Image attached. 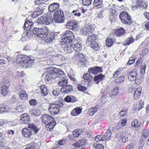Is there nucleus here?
<instances>
[{"label": "nucleus", "mask_w": 149, "mask_h": 149, "mask_svg": "<svg viewBox=\"0 0 149 149\" xmlns=\"http://www.w3.org/2000/svg\"><path fill=\"white\" fill-rule=\"evenodd\" d=\"M81 48V42H78L77 40H75V51L77 52V53H75V54L78 60L77 65L83 67L86 65L87 58L82 53L78 52L80 51Z\"/></svg>", "instance_id": "1"}, {"label": "nucleus", "mask_w": 149, "mask_h": 149, "mask_svg": "<svg viewBox=\"0 0 149 149\" xmlns=\"http://www.w3.org/2000/svg\"><path fill=\"white\" fill-rule=\"evenodd\" d=\"M74 38V33L70 31H66L62 36L61 40V45H64L63 47L67 48V50H72V45L70 43Z\"/></svg>", "instance_id": "2"}, {"label": "nucleus", "mask_w": 149, "mask_h": 149, "mask_svg": "<svg viewBox=\"0 0 149 149\" xmlns=\"http://www.w3.org/2000/svg\"><path fill=\"white\" fill-rule=\"evenodd\" d=\"M42 122L46 125V127L49 131L52 130L56 124L54 119L52 116L46 114L42 115L41 117Z\"/></svg>", "instance_id": "3"}, {"label": "nucleus", "mask_w": 149, "mask_h": 149, "mask_svg": "<svg viewBox=\"0 0 149 149\" xmlns=\"http://www.w3.org/2000/svg\"><path fill=\"white\" fill-rule=\"evenodd\" d=\"M63 105L62 103L59 101L49 103V107L48 109L49 113L53 115L59 113L60 111V109L62 107Z\"/></svg>", "instance_id": "4"}, {"label": "nucleus", "mask_w": 149, "mask_h": 149, "mask_svg": "<svg viewBox=\"0 0 149 149\" xmlns=\"http://www.w3.org/2000/svg\"><path fill=\"white\" fill-rule=\"evenodd\" d=\"M48 31V28L45 26L42 28H36L33 30V33L34 35L40 38H45L46 34H47Z\"/></svg>", "instance_id": "5"}, {"label": "nucleus", "mask_w": 149, "mask_h": 149, "mask_svg": "<svg viewBox=\"0 0 149 149\" xmlns=\"http://www.w3.org/2000/svg\"><path fill=\"white\" fill-rule=\"evenodd\" d=\"M119 17L122 22L124 24L130 25L132 22L130 16L126 12H122L120 15Z\"/></svg>", "instance_id": "6"}, {"label": "nucleus", "mask_w": 149, "mask_h": 149, "mask_svg": "<svg viewBox=\"0 0 149 149\" xmlns=\"http://www.w3.org/2000/svg\"><path fill=\"white\" fill-rule=\"evenodd\" d=\"M26 58L27 56L22 55L15 56V58H10L9 57H8V60L12 62H15L17 63H20L22 66V63Z\"/></svg>", "instance_id": "7"}, {"label": "nucleus", "mask_w": 149, "mask_h": 149, "mask_svg": "<svg viewBox=\"0 0 149 149\" xmlns=\"http://www.w3.org/2000/svg\"><path fill=\"white\" fill-rule=\"evenodd\" d=\"M53 18L50 17H46L42 16L37 20V22L39 24L49 25L53 22Z\"/></svg>", "instance_id": "8"}, {"label": "nucleus", "mask_w": 149, "mask_h": 149, "mask_svg": "<svg viewBox=\"0 0 149 149\" xmlns=\"http://www.w3.org/2000/svg\"><path fill=\"white\" fill-rule=\"evenodd\" d=\"M45 73L46 76L45 77V79L47 81H49L52 78H55L56 74L55 73V70H54L53 68L47 69Z\"/></svg>", "instance_id": "9"}, {"label": "nucleus", "mask_w": 149, "mask_h": 149, "mask_svg": "<svg viewBox=\"0 0 149 149\" xmlns=\"http://www.w3.org/2000/svg\"><path fill=\"white\" fill-rule=\"evenodd\" d=\"M34 62V60L32 58L27 56L24 62L22 63V66L23 68H29L31 66Z\"/></svg>", "instance_id": "10"}, {"label": "nucleus", "mask_w": 149, "mask_h": 149, "mask_svg": "<svg viewBox=\"0 0 149 149\" xmlns=\"http://www.w3.org/2000/svg\"><path fill=\"white\" fill-rule=\"evenodd\" d=\"M148 6L147 2H145L144 1L141 0H137V4L134 6L132 5V8L133 9L136 10L138 7H142V8L146 9Z\"/></svg>", "instance_id": "11"}, {"label": "nucleus", "mask_w": 149, "mask_h": 149, "mask_svg": "<svg viewBox=\"0 0 149 149\" xmlns=\"http://www.w3.org/2000/svg\"><path fill=\"white\" fill-rule=\"evenodd\" d=\"M94 29L91 26H88L83 29V34L85 35L88 36L93 34Z\"/></svg>", "instance_id": "12"}, {"label": "nucleus", "mask_w": 149, "mask_h": 149, "mask_svg": "<svg viewBox=\"0 0 149 149\" xmlns=\"http://www.w3.org/2000/svg\"><path fill=\"white\" fill-rule=\"evenodd\" d=\"M137 72L136 69L132 70L128 74V79L131 81H134L136 79Z\"/></svg>", "instance_id": "13"}, {"label": "nucleus", "mask_w": 149, "mask_h": 149, "mask_svg": "<svg viewBox=\"0 0 149 149\" xmlns=\"http://www.w3.org/2000/svg\"><path fill=\"white\" fill-rule=\"evenodd\" d=\"M119 134H120V136L123 142L126 143L128 141V137L130 136V135L127 132L124 131L120 132Z\"/></svg>", "instance_id": "14"}, {"label": "nucleus", "mask_w": 149, "mask_h": 149, "mask_svg": "<svg viewBox=\"0 0 149 149\" xmlns=\"http://www.w3.org/2000/svg\"><path fill=\"white\" fill-rule=\"evenodd\" d=\"M59 4L57 3H54L50 4L48 8L49 11L51 12H53L56 11L59 8Z\"/></svg>", "instance_id": "15"}, {"label": "nucleus", "mask_w": 149, "mask_h": 149, "mask_svg": "<svg viewBox=\"0 0 149 149\" xmlns=\"http://www.w3.org/2000/svg\"><path fill=\"white\" fill-rule=\"evenodd\" d=\"M60 13L61 14V15L59 16H54V20L56 22L60 23L64 22L65 17L63 12H62V13H61V12Z\"/></svg>", "instance_id": "16"}, {"label": "nucleus", "mask_w": 149, "mask_h": 149, "mask_svg": "<svg viewBox=\"0 0 149 149\" xmlns=\"http://www.w3.org/2000/svg\"><path fill=\"white\" fill-rule=\"evenodd\" d=\"M61 90L63 93L68 94L72 91V87L70 85H65L61 89Z\"/></svg>", "instance_id": "17"}, {"label": "nucleus", "mask_w": 149, "mask_h": 149, "mask_svg": "<svg viewBox=\"0 0 149 149\" xmlns=\"http://www.w3.org/2000/svg\"><path fill=\"white\" fill-rule=\"evenodd\" d=\"M54 36L53 33L48 34L47 33V34H46L45 37V38L42 39L41 40H44L45 42L47 43L51 42L54 39Z\"/></svg>", "instance_id": "18"}, {"label": "nucleus", "mask_w": 149, "mask_h": 149, "mask_svg": "<svg viewBox=\"0 0 149 149\" xmlns=\"http://www.w3.org/2000/svg\"><path fill=\"white\" fill-rule=\"evenodd\" d=\"M102 71L101 68L99 67H93L88 69V72L90 73L96 74L99 72H101Z\"/></svg>", "instance_id": "19"}, {"label": "nucleus", "mask_w": 149, "mask_h": 149, "mask_svg": "<svg viewBox=\"0 0 149 149\" xmlns=\"http://www.w3.org/2000/svg\"><path fill=\"white\" fill-rule=\"evenodd\" d=\"M28 128L32 131L33 133L36 134L38 132V129L37 127L33 123H29L28 125Z\"/></svg>", "instance_id": "20"}, {"label": "nucleus", "mask_w": 149, "mask_h": 149, "mask_svg": "<svg viewBox=\"0 0 149 149\" xmlns=\"http://www.w3.org/2000/svg\"><path fill=\"white\" fill-rule=\"evenodd\" d=\"M30 120V118L26 113L22 114L21 116L20 120L23 124L27 123Z\"/></svg>", "instance_id": "21"}, {"label": "nucleus", "mask_w": 149, "mask_h": 149, "mask_svg": "<svg viewBox=\"0 0 149 149\" xmlns=\"http://www.w3.org/2000/svg\"><path fill=\"white\" fill-rule=\"evenodd\" d=\"M33 132L32 131H31V130L28 128L23 129L22 131V134L26 138L29 137L31 135L33 134Z\"/></svg>", "instance_id": "22"}, {"label": "nucleus", "mask_w": 149, "mask_h": 149, "mask_svg": "<svg viewBox=\"0 0 149 149\" xmlns=\"http://www.w3.org/2000/svg\"><path fill=\"white\" fill-rule=\"evenodd\" d=\"M98 36L97 35L93 34L91 35L88 37V38L86 40V42L87 43H92L94 42H95V40L97 38Z\"/></svg>", "instance_id": "23"}, {"label": "nucleus", "mask_w": 149, "mask_h": 149, "mask_svg": "<svg viewBox=\"0 0 149 149\" xmlns=\"http://www.w3.org/2000/svg\"><path fill=\"white\" fill-rule=\"evenodd\" d=\"M55 70V73L56 74L55 76V78L57 77H61V78L64 77L65 74L63 71L60 69H57L56 68L54 69Z\"/></svg>", "instance_id": "24"}, {"label": "nucleus", "mask_w": 149, "mask_h": 149, "mask_svg": "<svg viewBox=\"0 0 149 149\" xmlns=\"http://www.w3.org/2000/svg\"><path fill=\"white\" fill-rule=\"evenodd\" d=\"M111 135V130L109 129L107 130L104 135L103 136L102 141L110 140Z\"/></svg>", "instance_id": "25"}, {"label": "nucleus", "mask_w": 149, "mask_h": 149, "mask_svg": "<svg viewBox=\"0 0 149 149\" xmlns=\"http://www.w3.org/2000/svg\"><path fill=\"white\" fill-rule=\"evenodd\" d=\"M86 141L84 139H82L77 141L75 143V147H76L75 149H77V148L82 147L86 143Z\"/></svg>", "instance_id": "26"}, {"label": "nucleus", "mask_w": 149, "mask_h": 149, "mask_svg": "<svg viewBox=\"0 0 149 149\" xmlns=\"http://www.w3.org/2000/svg\"><path fill=\"white\" fill-rule=\"evenodd\" d=\"M104 76L102 74H100L95 76L94 78V80L97 84H98L100 81L103 79Z\"/></svg>", "instance_id": "27"}, {"label": "nucleus", "mask_w": 149, "mask_h": 149, "mask_svg": "<svg viewBox=\"0 0 149 149\" xmlns=\"http://www.w3.org/2000/svg\"><path fill=\"white\" fill-rule=\"evenodd\" d=\"M1 94L3 96H6L8 93V87L7 86H4L1 87Z\"/></svg>", "instance_id": "28"}, {"label": "nucleus", "mask_w": 149, "mask_h": 149, "mask_svg": "<svg viewBox=\"0 0 149 149\" xmlns=\"http://www.w3.org/2000/svg\"><path fill=\"white\" fill-rule=\"evenodd\" d=\"M83 78L85 80L90 82L93 79V77L90 74L87 73L84 75Z\"/></svg>", "instance_id": "29"}, {"label": "nucleus", "mask_w": 149, "mask_h": 149, "mask_svg": "<svg viewBox=\"0 0 149 149\" xmlns=\"http://www.w3.org/2000/svg\"><path fill=\"white\" fill-rule=\"evenodd\" d=\"M40 90L42 94L44 96L46 95L48 93V90L46 87L42 85L40 86Z\"/></svg>", "instance_id": "30"}, {"label": "nucleus", "mask_w": 149, "mask_h": 149, "mask_svg": "<svg viewBox=\"0 0 149 149\" xmlns=\"http://www.w3.org/2000/svg\"><path fill=\"white\" fill-rule=\"evenodd\" d=\"M102 0H94L93 5L97 8H100L102 7Z\"/></svg>", "instance_id": "31"}, {"label": "nucleus", "mask_w": 149, "mask_h": 149, "mask_svg": "<svg viewBox=\"0 0 149 149\" xmlns=\"http://www.w3.org/2000/svg\"><path fill=\"white\" fill-rule=\"evenodd\" d=\"M141 93V91L140 89H138L136 88L134 93V97L135 99H137L140 96Z\"/></svg>", "instance_id": "32"}, {"label": "nucleus", "mask_w": 149, "mask_h": 149, "mask_svg": "<svg viewBox=\"0 0 149 149\" xmlns=\"http://www.w3.org/2000/svg\"><path fill=\"white\" fill-rule=\"evenodd\" d=\"M125 32L124 29L123 28L121 27L117 30L115 32V33L117 36H120L123 35Z\"/></svg>", "instance_id": "33"}, {"label": "nucleus", "mask_w": 149, "mask_h": 149, "mask_svg": "<svg viewBox=\"0 0 149 149\" xmlns=\"http://www.w3.org/2000/svg\"><path fill=\"white\" fill-rule=\"evenodd\" d=\"M89 46L95 50L97 51L99 49V47L97 42H94L92 43H89Z\"/></svg>", "instance_id": "34"}, {"label": "nucleus", "mask_w": 149, "mask_h": 149, "mask_svg": "<svg viewBox=\"0 0 149 149\" xmlns=\"http://www.w3.org/2000/svg\"><path fill=\"white\" fill-rule=\"evenodd\" d=\"M118 88H115L112 91H111V94H109V96L112 97L113 96H116L118 93Z\"/></svg>", "instance_id": "35"}, {"label": "nucleus", "mask_w": 149, "mask_h": 149, "mask_svg": "<svg viewBox=\"0 0 149 149\" xmlns=\"http://www.w3.org/2000/svg\"><path fill=\"white\" fill-rule=\"evenodd\" d=\"M68 82L67 79L65 78L64 77L62 78L61 80L58 83L59 85L61 86H64Z\"/></svg>", "instance_id": "36"}, {"label": "nucleus", "mask_w": 149, "mask_h": 149, "mask_svg": "<svg viewBox=\"0 0 149 149\" xmlns=\"http://www.w3.org/2000/svg\"><path fill=\"white\" fill-rule=\"evenodd\" d=\"M140 123L138 122L137 119H135L133 121L132 123V127H134V128H138L140 126Z\"/></svg>", "instance_id": "37"}, {"label": "nucleus", "mask_w": 149, "mask_h": 149, "mask_svg": "<svg viewBox=\"0 0 149 149\" xmlns=\"http://www.w3.org/2000/svg\"><path fill=\"white\" fill-rule=\"evenodd\" d=\"M33 34L32 32L31 31H28L27 32H26L23 34L22 37L24 38L26 36L29 38H31L33 37Z\"/></svg>", "instance_id": "38"}, {"label": "nucleus", "mask_w": 149, "mask_h": 149, "mask_svg": "<svg viewBox=\"0 0 149 149\" xmlns=\"http://www.w3.org/2000/svg\"><path fill=\"white\" fill-rule=\"evenodd\" d=\"M8 110V108L6 107L3 104H0V113H2L3 112H7Z\"/></svg>", "instance_id": "39"}, {"label": "nucleus", "mask_w": 149, "mask_h": 149, "mask_svg": "<svg viewBox=\"0 0 149 149\" xmlns=\"http://www.w3.org/2000/svg\"><path fill=\"white\" fill-rule=\"evenodd\" d=\"M74 21H70L68 22V24L67 25V27L69 29H72V30L74 28Z\"/></svg>", "instance_id": "40"}, {"label": "nucleus", "mask_w": 149, "mask_h": 149, "mask_svg": "<svg viewBox=\"0 0 149 149\" xmlns=\"http://www.w3.org/2000/svg\"><path fill=\"white\" fill-rule=\"evenodd\" d=\"M134 40L132 36L128 38L126 40V45H129L130 44L134 42Z\"/></svg>", "instance_id": "41"}, {"label": "nucleus", "mask_w": 149, "mask_h": 149, "mask_svg": "<svg viewBox=\"0 0 149 149\" xmlns=\"http://www.w3.org/2000/svg\"><path fill=\"white\" fill-rule=\"evenodd\" d=\"M149 134L148 132L146 130H143L142 132L141 137L146 139L149 136Z\"/></svg>", "instance_id": "42"}, {"label": "nucleus", "mask_w": 149, "mask_h": 149, "mask_svg": "<svg viewBox=\"0 0 149 149\" xmlns=\"http://www.w3.org/2000/svg\"><path fill=\"white\" fill-rule=\"evenodd\" d=\"M83 131L81 129H78L75 130V137H78L81 135Z\"/></svg>", "instance_id": "43"}, {"label": "nucleus", "mask_w": 149, "mask_h": 149, "mask_svg": "<svg viewBox=\"0 0 149 149\" xmlns=\"http://www.w3.org/2000/svg\"><path fill=\"white\" fill-rule=\"evenodd\" d=\"M146 68V64L145 63H143L141 65L140 68V72L142 74H145Z\"/></svg>", "instance_id": "44"}, {"label": "nucleus", "mask_w": 149, "mask_h": 149, "mask_svg": "<svg viewBox=\"0 0 149 149\" xmlns=\"http://www.w3.org/2000/svg\"><path fill=\"white\" fill-rule=\"evenodd\" d=\"M82 1L83 5L88 6L91 3L92 0H82Z\"/></svg>", "instance_id": "45"}, {"label": "nucleus", "mask_w": 149, "mask_h": 149, "mask_svg": "<svg viewBox=\"0 0 149 149\" xmlns=\"http://www.w3.org/2000/svg\"><path fill=\"white\" fill-rule=\"evenodd\" d=\"M82 108L80 107L75 108V116H77L80 114L82 112Z\"/></svg>", "instance_id": "46"}, {"label": "nucleus", "mask_w": 149, "mask_h": 149, "mask_svg": "<svg viewBox=\"0 0 149 149\" xmlns=\"http://www.w3.org/2000/svg\"><path fill=\"white\" fill-rule=\"evenodd\" d=\"M128 110L127 109H123L120 111L119 113L120 116L121 117L124 116L127 113Z\"/></svg>", "instance_id": "47"}, {"label": "nucleus", "mask_w": 149, "mask_h": 149, "mask_svg": "<svg viewBox=\"0 0 149 149\" xmlns=\"http://www.w3.org/2000/svg\"><path fill=\"white\" fill-rule=\"evenodd\" d=\"M93 145L96 149H104V147L101 144L95 143Z\"/></svg>", "instance_id": "48"}, {"label": "nucleus", "mask_w": 149, "mask_h": 149, "mask_svg": "<svg viewBox=\"0 0 149 149\" xmlns=\"http://www.w3.org/2000/svg\"><path fill=\"white\" fill-rule=\"evenodd\" d=\"M20 97L23 99H25L27 97V94L26 92L23 91H21L20 92Z\"/></svg>", "instance_id": "49"}, {"label": "nucleus", "mask_w": 149, "mask_h": 149, "mask_svg": "<svg viewBox=\"0 0 149 149\" xmlns=\"http://www.w3.org/2000/svg\"><path fill=\"white\" fill-rule=\"evenodd\" d=\"M106 43L107 47H110L112 45L113 42L111 39L107 38L106 41Z\"/></svg>", "instance_id": "50"}, {"label": "nucleus", "mask_w": 149, "mask_h": 149, "mask_svg": "<svg viewBox=\"0 0 149 149\" xmlns=\"http://www.w3.org/2000/svg\"><path fill=\"white\" fill-rule=\"evenodd\" d=\"M30 23V21H27L26 22L25 24H24V29L25 30H29L31 28V27L30 26L29 24H28V23Z\"/></svg>", "instance_id": "51"}, {"label": "nucleus", "mask_w": 149, "mask_h": 149, "mask_svg": "<svg viewBox=\"0 0 149 149\" xmlns=\"http://www.w3.org/2000/svg\"><path fill=\"white\" fill-rule=\"evenodd\" d=\"M124 80L125 78L124 76H120L116 80V82L119 83H122L124 81Z\"/></svg>", "instance_id": "52"}, {"label": "nucleus", "mask_w": 149, "mask_h": 149, "mask_svg": "<svg viewBox=\"0 0 149 149\" xmlns=\"http://www.w3.org/2000/svg\"><path fill=\"white\" fill-rule=\"evenodd\" d=\"M77 88L79 91H85L86 90V87L81 85H79L77 87Z\"/></svg>", "instance_id": "53"}, {"label": "nucleus", "mask_w": 149, "mask_h": 149, "mask_svg": "<svg viewBox=\"0 0 149 149\" xmlns=\"http://www.w3.org/2000/svg\"><path fill=\"white\" fill-rule=\"evenodd\" d=\"M30 104L31 106H35L37 104V101L35 99H32L29 101Z\"/></svg>", "instance_id": "54"}, {"label": "nucleus", "mask_w": 149, "mask_h": 149, "mask_svg": "<svg viewBox=\"0 0 149 149\" xmlns=\"http://www.w3.org/2000/svg\"><path fill=\"white\" fill-rule=\"evenodd\" d=\"M61 12V13L63 12L61 9L59 8L56 11H55L54 13V15L59 16L60 15H61V14H61L60 13Z\"/></svg>", "instance_id": "55"}, {"label": "nucleus", "mask_w": 149, "mask_h": 149, "mask_svg": "<svg viewBox=\"0 0 149 149\" xmlns=\"http://www.w3.org/2000/svg\"><path fill=\"white\" fill-rule=\"evenodd\" d=\"M102 137L103 136H101V135H97L95 138V141L97 142L99 141H102Z\"/></svg>", "instance_id": "56"}, {"label": "nucleus", "mask_w": 149, "mask_h": 149, "mask_svg": "<svg viewBox=\"0 0 149 149\" xmlns=\"http://www.w3.org/2000/svg\"><path fill=\"white\" fill-rule=\"evenodd\" d=\"M60 91L59 89H56L53 91L52 93L54 96H57L58 95Z\"/></svg>", "instance_id": "57"}, {"label": "nucleus", "mask_w": 149, "mask_h": 149, "mask_svg": "<svg viewBox=\"0 0 149 149\" xmlns=\"http://www.w3.org/2000/svg\"><path fill=\"white\" fill-rule=\"evenodd\" d=\"M16 109L18 110V112H22L24 110V108L23 107L22 105H20L18 106Z\"/></svg>", "instance_id": "58"}, {"label": "nucleus", "mask_w": 149, "mask_h": 149, "mask_svg": "<svg viewBox=\"0 0 149 149\" xmlns=\"http://www.w3.org/2000/svg\"><path fill=\"white\" fill-rule=\"evenodd\" d=\"M135 145V143H130L127 146V149H133L134 145Z\"/></svg>", "instance_id": "59"}, {"label": "nucleus", "mask_w": 149, "mask_h": 149, "mask_svg": "<svg viewBox=\"0 0 149 149\" xmlns=\"http://www.w3.org/2000/svg\"><path fill=\"white\" fill-rule=\"evenodd\" d=\"M121 70L120 69L117 70L115 72L114 74V75L113 77V78H115L116 77H117L118 75L120 74V72Z\"/></svg>", "instance_id": "60"}, {"label": "nucleus", "mask_w": 149, "mask_h": 149, "mask_svg": "<svg viewBox=\"0 0 149 149\" xmlns=\"http://www.w3.org/2000/svg\"><path fill=\"white\" fill-rule=\"evenodd\" d=\"M33 113H31V114H33V115L36 116H38L40 115V111L39 110H35L33 112Z\"/></svg>", "instance_id": "61"}, {"label": "nucleus", "mask_w": 149, "mask_h": 149, "mask_svg": "<svg viewBox=\"0 0 149 149\" xmlns=\"http://www.w3.org/2000/svg\"><path fill=\"white\" fill-rule=\"evenodd\" d=\"M43 10L42 8H38L36 10L39 15H41L43 12Z\"/></svg>", "instance_id": "62"}, {"label": "nucleus", "mask_w": 149, "mask_h": 149, "mask_svg": "<svg viewBox=\"0 0 149 149\" xmlns=\"http://www.w3.org/2000/svg\"><path fill=\"white\" fill-rule=\"evenodd\" d=\"M71 98L69 96H67L64 99V100L67 102H70L71 101Z\"/></svg>", "instance_id": "63"}, {"label": "nucleus", "mask_w": 149, "mask_h": 149, "mask_svg": "<svg viewBox=\"0 0 149 149\" xmlns=\"http://www.w3.org/2000/svg\"><path fill=\"white\" fill-rule=\"evenodd\" d=\"M127 122V120L126 119H124L121 120L120 121V122L121 124V125L122 126H124Z\"/></svg>", "instance_id": "64"}]
</instances>
